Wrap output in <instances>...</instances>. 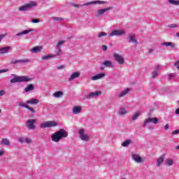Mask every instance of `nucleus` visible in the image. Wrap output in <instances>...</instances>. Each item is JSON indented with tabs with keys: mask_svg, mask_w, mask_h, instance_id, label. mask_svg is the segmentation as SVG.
<instances>
[{
	"mask_svg": "<svg viewBox=\"0 0 179 179\" xmlns=\"http://www.w3.org/2000/svg\"><path fill=\"white\" fill-rule=\"evenodd\" d=\"M64 138H68V132L64 129H60L59 131L53 133L51 136L52 142H59Z\"/></svg>",
	"mask_w": 179,
	"mask_h": 179,
	"instance_id": "1",
	"label": "nucleus"
},
{
	"mask_svg": "<svg viewBox=\"0 0 179 179\" xmlns=\"http://www.w3.org/2000/svg\"><path fill=\"white\" fill-rule=\"evenodd\" d=\"M12 76H13V78L10 80V83H22L31 80V78L24 76H17L16 74H13Z\"/></svg>",
	"mask_w": 179,
	"mask_h": 179,
	"instance_id": "2",
	"label": "nucleus"
},
{
	"mask_svg": "<svg viewBox=\"0 0 179 179\" xmlns=\"http://www.w3.org/2000/svg\"><path fill=\"white\" fill-rule=\"evenodd\" d=\"M34 6H37V3H36V1H31L20 7L18 10L20 12H26V10H29V9H31V8H34Z\"/></svg>",
	"mask_w": 179,
	"mask_h": 179,
	"instance_id": "3",
	"label": "nucleus"
},
{
	"mask_svg": "<svg viewBox=\"0 0 179 179\" xmlns=\"http://www.w3.org/2000/svg\"><path fill=\"white\" fill-rule=\"evenodd\" d=\"M57 125H58V123L55 121H48L41 123V128H51L52 127H57Z\"/></svg>",
	"mask_w": 179,
	"mask_h": 179,
	"instance_id": "4",
	"label": "nucleus"
},
{
	"mask_svg": "<svg viewBox=\"0 0 179 179\" xmlns=\"http://www.w3.org/2000/svg\"><path fill=\"white\" fill-rule=\"evenodd\" d=\"M36 122H37V120L31 119L28 120L26 123V127L28 129H36Z\"/></svg>",
	"mask_w": 179,
	"mask_h": 179,
	"instance_id": "5",
	"label": "nucleus"
},
{
	"mask_svg": "<svg viewBox=\"0 0 179 179\" xmlns=\"http://www.w3.org/2000/svg\"><path fill=\"white\" fill-rule=\"evenodd\" d=\"M125 33V29H116L112 31V32L109 34L108 36L109 37H114V36H124Z\"/></svg>",
	"mask_w": 179,
	"mask_h": 179,
	"instance_id": "6",
	"label": "nucleus"
},
{
	"mask_svg": "<svg viewBox=\"0 0 179 179\" xmlns=\"http://www.w3.org/2000/svg\"><path fill=\"white\" fill-rule=\"evenodd\" d=\"M113 57L115 58V61H116L119 64V65H122V64L125 62V59L120 55L115 53L113 54Z\"/></svg>",
	"mask_w": 179,
	"mask_h": 179,
	"instance_id": "7",
	"label": "nucleus"
},
{
	"mask_svg": "<svg viewBox=\"0 0 179 179\" xmlns=\"http://www.w3.org/2000/svg\"><path fill=\"white\" fill-rule=\"evenodd\" d=\"M150 122H152V124H156L159 122V119H157V117H148L147 120H144L143 127H146V125L150 124Z\"/></svg>",
	"mask_w": 179,
	"mask_h": 179,
	"instance_id": "8",
	"label": "nucleus"
},
{
	"mask_svg": "<svg viewBox=\"0 0 179 179\" xmlns=\"http://www.w3.org/2000/svg\"><path fill=\"white\" fill-rule=\"evenodd\" d=\"M80 134V138L82 139V141H89L90 138L87 134H85V131L83 129H81L79 131Z\"/></svg>",
	"mask_w": 179,
	"mask_h": 179,
	"instance_id": "9",
	"label": "nucleus"
},
{
	"mask_svg": "<svg viewBox=\"0 0 179 179\" xmlns=\"http://www.w3.org/2000/svg\"><path fill=\"white\" fill-rule=\"evenodd\" d=\"M97 3H107V1H90V2H88L87 3H85L84 5H83V6H89L90 5H96Z\"/></svg>",
	"mask_w": 179,
	"mask_h": 179,
	"instance_id": "10",
	"label": "nucleus"
},
{
	"mask_svg": "<svg viewBox=\"0 0 179 179\" xmlns=\"http://www.w3.org/2000/svg\"><path fill=\"white\" fill-rule=\"evenodd\" d=\"M79 76H80V72L76 71V72L73 73L71 75V76L69 78V81L71 82V80L76 79V78H79Z\"/></svg>",
	"mask_w": 179,
	"mask_h": 179,
	"instance_id": "11",
	"label": "nucleus"
},
{
	"mask_svg": "<svg viewBox=\"0 0 179 179\" xmlns=\"http://www.w3.org/2000/svg\"><path fill=\"white\" fill-rule=\"evenodd\" d=\"M113 9V7H108L106 8H103L101 10H98L97 11V16H101V15H104V13H106V12L108 11V10H111Z\"/></svg>",
	"mask_w": 179,
	"mask_h": 179,
	"instance_id": "12",
	"label": "nucleus"
},
{
	"mask_svg": "<svg viewBox=\"0 0 179 179\" xmlns=\"http://www.w3.org/2000/svg\"><path fill=\"white\" fill-rule=\"evenodd\" d=\"M18 142H20V143H31V139L29 138H23V137H19Z\"/></svg>",
	"mask_w": 179,
	"mask_h": 179,
	"instance_id": "13",
	"label": "nucleus"
},
{
	"mask_svg": "<svg viewBox=\"0 0 179 179\" xmlns=\"http://www.w3.org/2000/svg\"><path fill=\"white\" fill-rule=\"evenodd\" d=\"M41 50H43V46H36L32 48L30 51L31 52H34V54H37V52H41Z\"/></svg>",
	"mask_w": 179,
	"mask_h": 179,
	"instance_id": "14",
	"label": "nucleus"
},
{
	"mask_svg": "<svg viewBox=\"0 0 179 179\" xmlns=\"http://www.w3.org/2000/svg\"><path fill=\"white\" fill-rule=\"evenodd\" d=\"M162 45L165 47H171V48H177L176 44L172 42H164L162 43Z\"/></svg>",
	"mask_w": 179,
	"mask_h": 179,
	"instance_id": "15",
	"label": "nucleus"
},
{
	"mask_svg": "<svg viewBox=\"0 0 179 179\" xmlns=\"http://www.w3.org/2000/svg\"><path fill=\"white\" fill-rule=\"evenodd\" d=\"M132 159L133 160H134V162H136V163H142V162H143V159H142V157H141L138 155H133Z\"/></svg>",
	"mask_w": 179,
	"mask_h": 179,
	"instance_id": "16",
	"label": "nucleus"
},
{
	"mask_svg": "<svg viewBox=\"0 0 179 179\" xmlns=\"http://www.w3.org/2000/svg\"><path fill=\"white\" fill-rule=\"evenodd\" d=\"M101 91H96L95 92H90L87 95V97H99V96H101Z\"/></svg>",
	"mask_w": 179,
	"mask_h": 179,
	"instance_id": "17",
	"label": "nucleus"
},
{
	"mask_svg": "<svg viewBox=\"0 0 179 179\" xmlns=\"http://www.w3.org/2000/svg\"><path fill=\"white\" fill-rule=\"evenodd\" d=\"M104 76H106L105 73L96 74L92 77V80H99V79H101V78H104Z\"/></svg>",
	"mask_w": 179,
	"mask_h": 179,
	"instance_id": "18",
	"label": "nucleus"
},
{
	"mask_svg": "<svg viewBox=\"0 0 179 179\" xmlns=\"http://www.w3.org/2000/svg\"><path fill=\"white\" fill-rule=\"evenodd\" d=\"M82 111V107L81 106H74L73 108V114H80V113Z\"/></svg>",
	"mask_w": 179,
	"mask_h": 179,
	"instance_id": "19",
	"label": "nucleus"
},
{
	"mask_svg": "<svg viewBox=\"0 0 179 179\" xmlns=\"http://www.w3.org/2000/svg\"><path fill=\"white\" fill-rule=\"evenodd\" d=\"M31 31H34V29H29V30H24L22 31L18 34H16L17 36L20 37V36L23 35V34H28V33H31Z\"/></svg>",
	"mask_w": 179,
	"mask_h": 179,
	"instance_id": "20",
	"label": "nucleus"
},
{
	"mask_svg": "<svg viewBox=\"0 0 179 179\" xmlns=\"http://www.w3.org/2000/svg\"><path fill=\"white\" fill-rule=\"evenodd\" d=\"M164 162V155H162L157 159V166L158 167H160L162 166V163H163Z\"/></svg>",
	"mask_w": 179,
	"mask_h": 179,
	"instance_id": "21",
	"label": "nucleus"
},
{
	"mask_svg": "<svg viewBox=\"0 0 179 179\" xmlns=\"http://www.w3.org/2000/svg\"><path fill=\"white\" fill-rule=\"evenodd\" d=\"M9 50H10V46H7L0 48V52L1 54H8V52H9Z\"/></svg>",
	"mask_w": 179,
	"mask_h": 179,
	"instance_id": "22",
	"label": "nucleus"
},
{
	"mask_svg": "<svg viewBox=\"0 0 179 179\" xmlns=\"http://www.w3.org/2000/svg\"><path fill=\"white\" fill-rule=\"evenodd\" d=\"M129 40L130 43L138 44V41H136V39H135V34L130 35L129 36Z\"/></svg>",
	"mask_w": 179,
	"mask_h": 179,
	"instance_id": "23",
	"label": "nucleus"
},
{
	"mask_svg": "<svg viewBox=\"0 0 179 179\" xmlns=\"http://www.w3.org/2000/svg\"><path fill=\"white\" fill-rule=\"evenodd\" d=\"M103 65L104 66H107L108 68H113V62L108 60H106L103 62Z\"/></svg>",
	"mask_w": 179,
	"mask_h": 179,
	"instance_id": "24",
	"label": "nucleus"
},
{
	"mask_svg": "<svg viewBox=\"0 0 179 179\" xmlns=\"http://www.w3.org/2000/svg\"><path fill=\"white\" fill-rule=\"evenodd\" d=\"M27 104H38V99H32L31 100L27 101Z\"/></svg>",
	"mask_w": 179,
	"mask_h": 179,
	"instance_id": "25",
	"label": "nucleus"
},
{
	"mask_svg": "<svg viewBox=\"0 0 179 179\" xmlns=\"http://www.w3.org/2000/svg\"><path fill=\"white\" fill-rule=\"evenodd\" d=\"M30 90H34V85L33 84H29L27 87H25V92L27 93Z\"/></svg>",
	"mask_w": 179,
	"mask_h": 179,
	"instance_id": "26",
	"label": "nucleus"
},
{
	"mask_svg": "<svg viewBox=\"0 0 179 179\" xmlns=\"http://www.w3.org/2000/svg\"><path fill=\"white\" fill-rule=\"evenodd\" d=\"M53 96L57 98L62 97V96H64V92L61 91L56 92L53 94Z\"/></svg>",
	"mask_w": 179,
	"mask_h": 179,
	"instance_id": "27",
	"label": "nucleus"
},
{
	"mask_svg": "<svg viewBox=\"0 0 179 179\" xmlns=\"http://www.w3.org/2000/svg\"><path fill=\"white\" fill-rule=\"evenodd\" d=\"M1 145H5L6 146H9L10 145V141L8 138H3Z\"/></svg>",
	"mask_w": 179,
	"mask_h": 179,
	"instance_id": "28",
	"label": "nucleus"
},
{
	"mask_svg": "<svg viewBox=\"0 0 179 179\" xmlns=\"http://www.w3.org/2000/svg\"><path fill=\"white\" fill-rule=\"evenodd\" d=\"M168 1L169 3H171V5H175V6H178L179 5V0H168Z\"/></svg>",
	"mask_w": 179,
	"mask_h": 179,
	"instance_id": "29",
	"label": "nucleus"
},
{
	"mask_svg": "<svg viewBox=\"0 0 179 179\" xmlns=\"http://www.w3.org/2000/svg\"><path fill=\"white\" fill-rule=\"evenodd\" d=\"M57 57V55H46V56H44V57H42V59L43 60H45V59H50V58H54Z\"/></svg>",
	"mask_w": 179,
	"mask_h": 179,
	"instance_id": "30",
	"label": "nucleus"
},
{
	"mask_svg": "<svg viewBox=\"0 0 179 179\" xmlns=\"http://www.w3.org/2000/svg\"><path fill=\"white\" fill-rule=\"evenodd\" d=\"M131 143V140H127L126 141H124L122 143V146H123V148H127V146H129V145H130Z\"/></svg>",
	"mask_w": 179,
	"mask_h": 179,
	"instance_id": "31",
	"label": "nucleus"
},
{
	"mask_svg": "<svg viewBox=\"0 0 179 179\" xmlns=\"http://www.w3.org/2000/svg\"><path fill=\"white\" fill-rule=\"evenodd\" d=\"M129 92V90H126L123 92H122L120 94H119V97H124V96H125V94H128V92Z\"/></svg>",
	"mask_w": 179,
	"mask_h": 179,
	"instance_id": "32",
	"label": "nucleus"
},
{
	"mask_svg": "<svg viewBox=\"0 0 179 179\" xmlns=\"http://www.w3.org/2000/svg\"><path fill=\"white\" fill-rule=\"evenodd\" d=\"M165 163L167 166H173L174 161H173V159H166Z\"/></svg>",
	"mask_w": 179,
	"mask_h": 179,
	"instance_id": "33",
	"label": "nucleus"
},
{
	"mask_svg": "<svg viewBox=\"0 0 179 179\" xmlns=\"http://www.w3.org/2000/svg\"><path fill=\"white\" fill-rule=\"evenodd\" d=\"M106 36H107V33L106 32H100L97 36L98 38H101V37H106Z\"/></svg>",
	"mask_w": 179,
	"mask_h": 179,
	"instance_id": "34",
	"label": "nucleus"
},
{
	"mask_svg": "<svg viewBox=\"0 0 179 179\" xmlns=\"http://www.w3.org/2000/svg\"><path fill=\"white\" fill-rule=\"evenodd\" d=\"M141 115V113H136L133 117H132V120L133 121H135L138 119V117H139Z\"/></svg>",
	"mask_w": 179,
	"mask_h": 179,
	"instance_id": "35",
	"label": "nucleus"
},
{
	"mask_svg": "<svg viewBox=\"0 0 179 179\" xmlns=\"http://www.w3.org/2000/svg\"><path fill=\"white\" fill-rule=\"evenodd\" d=\"M53 20H54V22H61V21L64 20V18L60 17H53Z\"/></svg>",
	"mask_w": 179,
	"mask_h": 179,
	"instance_id": "36",
	"label": "nucleus"
},
{
	"mask_svg": "<svg viewBox=\"0 0 179 179\" xmlns=\"http://www.w3.org/2000/svg\"><path fill=\"white\" fill-rule=\"evenodd\" d=\"M29 62H30V60L29 59H20V64H27Z\"/></svg>",
	"mask_w": 179,
	"mask_h": 179,
	"instance_id": "37",
	"label": "nucleus"
},
{
	"mask_svg": "<svg viewBox=\"0 0 179 179\" xmlns=\"http://www.w3.org/2000/svg\"><path fill=\"white\" fill-rule=\"evenodd\" d=\"M158 73H159L157 72V71H153V72L152 73V74H151L152 78V79H155V78H156V76H157Z\"/></svg>",
	"mask_w": 179,
	"mask_h": 179,
	"instance_id": "38",
	"label": "nucleus"
},
{
	"mask_svg": "<svg viewBox=\"0 0 179 179\" xmlns=\"http://www.w3.org/2000/svg\"><path fill=\"white\" fill-rule=\"evenodd\" d=\"M65 43V41H61L57 43V47L59 48L62 44Z\"/></svg>",
	"mask_w": 179,
	"mask_h": 179,
	"instance_id": "39",
	"label": "nucleus"
},
{
	"mask_svg": "<svg viewBox=\"0 0 179 179\" xmlns=\"http://www.w3.org/2000/svg\"><path fill=\"white\" fill-rule=\"evenodd\" d=\"M119 114L120 115H124L127 114V110H125V108H122V110L120 112H119Z\"/></svg>",
	"mask_w": 179,
	"mask_h": 179,
	"instance_id": "40",
	"label": "nucleus"
},
{
	"mask_svg": "<svg viewBox=\"0 0 179 179\" xmlns=\"http://www.w3.org/2000/svg\"><path fill=\"white\" fill-rule=\"evenodd\" d=\"M7 36H8V34H3L0 35V43L2 41L3 38H4V37H6Z\"/></svg>",
	"mask_w": 179,
	"mask_h": 179,
	"instance_id": "41",
	"label": "nucleus"
},
{
	"mask_svg": "<svg viewBox=\"0 0 179 179\" xmlns=\"http://www.w3.org/2000/svg\"><path fill=\"white\" fill-rule=\"evenodd\" d=\"M19 106H20V107H24V108H27V107H29V105H26L24 103L21 102L19 103Z\"/></svg>",
	"mask_w": 179,
	"mask_h": 179,
	"instance_id": "42",
	"label": "nucleus"
},
{
	"mask_svg": "<svg viewBox=\"0 0 179 179\" xmlns=\"http://www.w3.org/2000/svg\"><path fill=\"white\" fill-rule=\"evenodd\" d=\"M27 108V110H29V111H31V113H32L33 114H34V113H36V110H34V108H33L29 106Z\"/></svg>",
	"mask_w": 179,
	"mask_h": 179,
	"instance_id": "43",
	"label": "nucleus"
},
{
	"mask_svg": "<svg viewBox=\"0 0 179 179\" xmlns=\"http://www.w3.org/2000/svg\"><path fill=\"white\" fill-rule=\"evenodd\" d=\"M10 64H20V60H12Z\"/></svg>",
	"mask_w": 179,
	"mask_h": 179,
	"instance_id": "44",
	"label": "nucleus"
},
{
	"mask_svg": "<svg viewBox=\"0 0 179 179\" xmlns=\"http://www.w3.org/2000/svg\"><path fill=\"white\" fill-rule=\"evenodd\" d=\"M32 23H40V20L39 19H32L31 20Z\"/></svg>",
	"mask_w": 179,
	"mask_h": 179,
	"instance_id": "45",
	"label": "nucleus"
},
{
	"mask_svg": "<svg viewBox=\"0 0 179 179\" xmlns=\"http://www.w3.org/2000/svg\"><path fill=\"white\" fill-rule=\"evenodd\" d=\"M6 92L5 90H0V97L2 96H4L6 94Z\"/></svg>",
	"mask_w": 179,
	"mask_h": 179,
	"instance_id": "46",
	"label": "nucleus"
},
{
	"mask_svg": "<svg viewBox=\"0 0 179 179\" xmlns=\"http://www.w3.org/2000/svg\"><path fill=\"white\" fill-rule=\"evenodd\" d=\"M102 48H103V51H107L108 47H107V45H103L102 46Z\"/></svg>",
	"mask_w": 179,
	"mask_h": 179,
	"instance_id": "47",
	"label": "nucleus"
},
{
	"mask_svg": "<svg viewBox=\"0 0 179 179\" xmlns=\"http://www.w3.org/2000/svg\"><path fill=\"white\" fill-rule=\"evenodd\" d=\"M5 72H8V69H1V70H0V73H3Z\"/></svg>",
	"mask_w": 179,
	"mask_h": 179,
	"instance_id": "48",
	"label": "nucleus"
},
{
	"mask_svg": "<svg viewBox=\"0 0 179 179\" xmlns=\"http://www.w3.org/2000/svg\"><path fill=\"white\" fill-rule=\"evenodd\" d=\"M155 51V48H152L151 49L149 50L148 54H151V52H153Z\"/></svg>",
	"mask_w": 179,
	"mask_h": 179,
	"instance_id": "49",
	"label": "nucleus"
},
{
	"mask_svg": "<svg viewBox=\"0 0 179 179\" xmlns=\"http://www.w3.org/2000/svg\"><path fill=\"white\" fill-rule=\"evenodd\" d=\"M64 68H65V66H57V69H64Z\"/></svg>",
	"mask_w": 179,
	"mask_h": 179,
	"instance_id": "50",
	"label": "nucleus"
},
{
	"mask_svg": "<svg viewBox=\"0 0 179 179\" xmlns=\"http://www.w3.org/2000/svg\"><path fill=\"white\" fill-rule=\"evenodd\" d=\"M164 129H165L166 131H169V124H166V125L164 126Z\"/></svg>",
	"mask_w": 179,
	"mask_h": 179,
	"instance_id": "51",
	"label": "nucleus"
},
{
	"mask_svg": "<svg viewBox=\"0 0 179 179\" xmlns=\"http://www.w3.org/2000/svg\"><path fill=\"white\" fill-rule=\"evenodd\" d=\"M175 114H179V108L176 110Z\"/></svg>",
	"mask_w": 179,
	"mask_h": 179,
	"instance_id": "52",
	"label": "nucleus"
},
{
	"mask_svg": "<svg viewBox=\"0 0 179 179\" xmlns=\"http://www.w3.org/2000/svg\"><path fill=\"white\" fill-rule=\"evenodd\" d=\"M73 8H78L79 5L78 4H73Z\"/></svg>",
	"mask_w": 179,
	"mask_h": 179,
	"instance_id": "53",
	"label": "nucleus"
},
{
	"mask_svg": "<svg viewBox=\"0 0 179 179\" xmlns=\"http://www.w3.org/2000/svg\"><path fill=\"white\" fill-rule=\"evenodd\" d=\"M3 153H5V152H3V150H1L0 151V156H2V155H3Z\"/></svg>",
	"mask_w": 179,
	"mask_h": 179,
	"instance_id": "54",
	"label": "nucleus"
},
{
	"mask_svg": "<svg viewBox=\"0 0 179 179\" xmlns=\"http://www.w3.org/2000/svg\"><path fill=\"white\" fill-rule=\"evenodd\" d=\"M61 49H59V50H58V52H57V55H59V54H61Z\"/></svg>",
	"mask_w": 179,
	"mask_h": 179,
	"instance_id": "55",
	"label": "nucleus"
},
{
	"mask_svg": "<svg viewBox=\"0 0 179 179\" xmlns=\"http://www.w3.org/2000/svg\"><path fill=\"white\" fill-rule=\"evenodd\" d=\"M179 64V60H177L176 62L175 63V65L177 66Z\"/></svg>",
	"mask_w": 179,
	"mask_h": 179,
	"instance_id": "56",
	"label": "nucleus"
},
{
	"mask_svg": "<svg viewBox=\"0 0 179 179\" xmlns=\"http://www.w3.org/2000/svg\"><path fill=\"white\" fill-rule=\"evenodd\" d=\"M101 71H104V67L101 66L100 67Z\"/></svg>",
	"mask_w": 179,
	"mask_h": 179,
	"instance_id": "57",
	"label": "nucleus"
},
{
	"mask_svg": "<svg viewBox=\"0 0 179 179\" xmlns=\"http://www.w3.org/2000/svg\"><path fill=\"white\" fill-rule=\"evenodd\" d=\"M176 149H177L178 150H179V145L176 147Z\"/></svg>",
	"mask_w": 179,
	"mask_h": 179,
	"instance_id": "58",
	"label": "nucleus"
},
{
	"mask_svg": "<svg viewBox=\"0 0 179 179\" xmlns=\"http://www.w3.org/2000/svg\"><path fill=\"white\" fill-rule=\"evenodd\" d=\"M176 36H177V37H179V33H177V34H176Z\"/></svg>",
	"mask_w": 179,
	"mask_h": 179,
	"instance_id": "59",
	"label": "nucleus"
},
{
	"mask_svg": "<svg viewBox=\"0 0 179 179\" xmlns=\"http://www.w3.org/2000/svg\"><path fill=\"white\" fill-rule=\"evenodd\" d=\"M159 66H156V69H159Z\"/></svg>",
	"mask_w": 179,
	"mask_h": 179,
	"instance_id": "60",
	"label": "nucleus"
},
{
	"mask_svg": "<svg viewBox=\"0 0 179 179\" xmlns=\"http://www.w3.org/2000/svg\"><path fill=\"white\" fill-rule=\"evenodd\" d=\"M169 78H173V76H169Z\"/></svg>",
	"mask_w": 179,
	"mask_h": 179,
	"instance_id": "61",
	"label": "nucleus"
},
{
	"mask_svg": "<svg viewBox=\"0 0 179 179\" xmlns=\"http://www.w3.org/2000/svg\"><path fill=\"white\" fill-rule=\"evenodd\" d=\"M2 113V110L0 109V113Z\"/></svg>",
	"mask_w": 179,
	"mask_h": 179,
	"instance_id": "62",
	"label": "nucleus"
},
{
	"mask_svg": "<svg viewBox=\"0 0 179 179\" xmlns=\"http://www.w3.org/2000/svg\"><path fill=\"white\" fill-rule=\"evenodd\" d=\"M122 179H125V178H122Z\"/></svg>",
	"mask_w": 179,
	"mask_h": 179,
	"instance_id": "63",
	"label": "nucleus"
}]
</instances>
